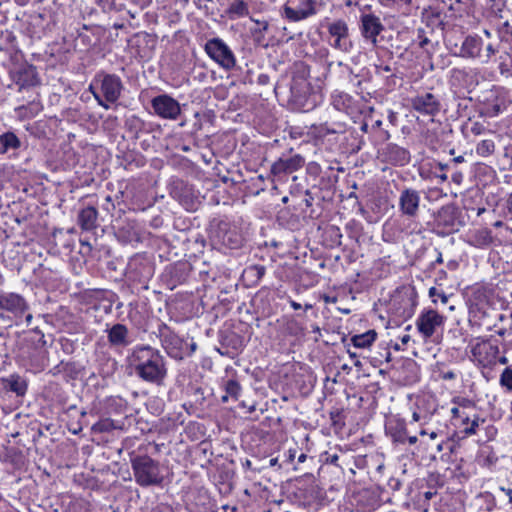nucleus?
<instances>
[{
	"mask_svg": "<svg viewBox=\"0 0 512 512\" xmlns=\"http://www.w3.org/2000/svg\"><path fill=\"white\" fill-rule=\"evenodd\" d=\"M131 366L143 381L161 384L167 374L164 357L150 346L136 347L130 358Z\"/></svg>",
	"mask_w": 512,
	"mask_h": 512,
	"instance_id": "nucleus-1",
	"label": "nucleus"
},
{
	"mask_svg": "<svg viewBox=\"0 0 512 512\" xmlns=\"http://www.w3.org/2000/svg\"><path fill=\"white\" fill-rule=\"evenodd\" d=\"M97 103L105 109L107 103H114L121 94L122 83L118 76L110 74H98L89 86Z\"/></svg>",
	"mask_w": 512,
	"mask_h": 512,
	"instance_id": "nucleus-2",
	"label": "nucleus"
},
{
	"mask_svg": "<svg viewBox=\"0 0 512 512\" xmlns=\"http://www.w3.org/2000/svg\"><path fill=\"white\" fill-rule=\"evenodd\" d=\"M471 360L483 368H491L497 362L499 347L489 339L477 337L469 343Z\"/></svg>",
	"mask_w": 512,
	"mask_h": 512,
	"instance_id": "nucleus-3",
	"label": "nucleus"
},
{
	"mask_svg": "<svg viewBox=\"0 0 512 512\" xmlns=\"http://www.w3.org/2000/svg\"><path fill=\"white\" fill-rule=\"evenodd\" d=\"M136 482L141 486L159 484L162 481L159 465L148 456H139L132 460Z\"/></svg>",
	"mask_w": 512,
	"mask_h": 512,
	"instance_id": "nucleus-4",
	"label": "nucleus"
},
{
	"mask_svg": "<svg viewBox=\"0 0 512 512\" xmlns=\"http://www.w3.org/2000/svg\"><path fill=\"white\" fill-rule=\"evenodd\" d=\"M207 55L221 68L231 70L236 65V58L229 46L220 38L208 40L204 47Z\"/></svg>",
	"mask_w": 512,
	"mask_h": 512,
	"instance_id": "nucleus-5",
	"label": "nucleus"
},
{
	"mask_svg": "<svg viewBox=\"0 0 512 512\" xmlns=\"http://www.w3.org/2000/svg\"><path fill=\"white\" fill-rule=\"evenodd\" d=\"M446 317L432 308L423 309L415 322L418 332L426 341L430 339L438 329L442 328L445 324Z\"/></svg>",
	"mask_w": 512,
	"mask_h": 512,
	"instance_id": "nucleus-6",
	"label": "nucleus"
},
{
	"mask_svg": "<svg viewBox=\"0 0 512 512\" xmlns=\"http://www.w3.org/2000/svg\"><path fill=\"white\" fill-rule=\"evenodd\" d=\"M327 30L330 36V45L342 52H350L352 42L349 38V27L346 21L342 19L335 20L327 24Z\"/></svg>",
	"mask_w": 512,
	"mask_h": 512,
	"instance_id": "nucleus-7",
	"label": "nucleus"
},
{
	"mask_svg": "<svg viewBox=\"0 0 512 512\" xmlns=\"http://www.w3.org/2000/svg\"><path fill=\"white\" fill-rule=\"evenodd\" d=\"M317 12V2L314 0H288L284 7L285 17L294 22L307 19Z\"/></svg>",
	"mask_w": 512,
	"mask_h": 512,
	"instance_id": "nucleus-8",
	"label": "nucleus"
},
{
	"mask_svg": "<svg viewBox=\"0 0 512 512\" xmlns=\"http://www.w3.org/2000/svg\"><path fill=\"white\" fill-rule=\"evenodd\" d=\"M151 104L155 114L162 119L176 120L181 114L179 102L167 94L154 97Z\"/></svg>",
	"mask_w": 512,
	"mask_h": 512,
	"instance_id": "nucleus-9",
	"label": "nucleus"
},
{
	"mask_svg": "<svg viewBox=\"0 0 512 512\" xmlns=\"http://www.w3.org/2000/svg\"><path fill=\"white\" fill-rule=\"evenodd\" d=\"M27 309V302L19 294L6 293L0 295V317H9V314L18 317Z\"/></svg>",
	"mask_w": 512,
	"mask_h": 512,
	"instance_id": "nucleus-10",
	"label": "nucleus"
},
{
	"mask_svg": "<svg viewBox=\"0 0 512 512\" xmlns=\"http://www.w3.org/2000/svg\"><path fill=\"white\" fill-rule=\"evenodd\" d=\"M384 30L380 18L374 14H362L360 17V31L362 36L373 46L378 43L377 37Z\"/></svg>",
	"mask_w": 512,
	"mask_h": 512,
	"instance_id": "nucleus-11",
	"label": "nucleus"
},
{
	"mask_svg": "<svg viewBox=\"0 0 512 512\" xmlns=\"http://www.w3.org/2000/svg\"><path fill=\"white\" fill-rule=\"evenodd\" d=\"M304 165V159L300 155L289 158H279L271 166V173L275 176L293 173Z\"/></svg>",
	"mask_w": 512,
	"mask_h": 512,
	"instance_id": "nucleus-12",
	"label": "nucleus"
},
{
	"mask_svg": "<svg viewBox=\"0 0 512 512\" xmlns=\"http://www.w3.org/2000/svg\"><path fill=\"white\" fill-rule=\"evenodd\" d=\"M412 107L419 113L434 116L440 110V104L431 93L418 95L412 99Z\"/></svg>",
	"mask_w": 512,
	"mask_h": 512,
	"instance_id": "nucleus-13",
	"label": "nucleus"
},
{
	"mask_svg": "<svg viewBox=\"0 0 512 512\" xmlns=\"http://www.w3.org/2000/svg\"><path fill=\"white\" fill-rule=\"evenodd\" d=\"M419 193L412 189L402 191L399 198V206L403 214L415 216L419 208Z\"/></svg>",
	"mask_w": 512,
	"mask_h": 512,
	"instance_id": "nucleus-14",
	"label": "nucleus"
},
{
	"mask_svg": "<svg viewBox=\"0 0 512 512\" xmlns=\"http://www.w3.org/2000/svg\"><path fill=\"white\" fill-rule=\"evenodd\" d=\"M468 243L477 248H486L492 243L491 231L486 228L476 229L468 234Z\"/></svg>",
	"mask_w": 512,
	"mask_h": 512,
	"instance_id": "nucleus-15",
	"label": "nucleus"
},
{
	"mask_svg": "<svg viewBox=\"0 0 512 512\" xmlns=\"http://www.w3.org/2000/svg\"><path fill=\"white\" fill-rule=\"evenodd\" d=\"M108 340L114 346H126L128 341V329L122 324H115L108 330Z\"/></svg>",
	"mask_w": 512,
	"mask_h": 512,
	"instance_id": "nucleus-16",
	"label": "nucleus"
},
{
	"mask_svg": "<svg viewBox=\"0 0 512 512\" xmlns=\"http://www.w3.org/2000/svg\"><path fill=\"white\" fill-rule=\"evenodd\" d=\"M387 159L395 165H405L410 160L409 152L394 144H389L386 148Z\"/></svg>",
	"mask_w": 512,
	"mask_h": 512,
	"instance_id": "nucleus-17",
	"label": "nucleus"
},
{
	"mask_svg": "<svg viewBox=\"0 0 512 512\" xmlns=\"http://www.w3.org/2000/svg\"><path fill=\"white\" fill-rule=\"evenodd\" d=\"M98 212L94 207H86L81 210L78 222L83 230H92L97 225Z\"/></svg>",
	"mask_w": 512,
	"mask_h": 512,
	"instance_id": "nucleus-18",
	"label": "nucleus"
},
{
	"mask_svg": "<svg viewBox=\"0 0 512 512\" xmlns=\"http://www.w3.org/2000/svg\"><path fill=\"white\" fill-rule=\"evenodd\" d=\"M3 383L6 390L16 393L17 396H23L28 388L27 382L19 375H11L3 379Z\"/></svg>",
	"mask_w": 512,
	"mask_h": 512,
	"instance_id": "nucleus-19",
	"label": "nucleus"
},
{
	"mask_svg": "<svg viewBox=\"0 0 512 512\" xmlns=\"http://www.w3.org/2000/svg\"><path fill=\"white\" fill-rule=\"evenodd\" d=\"M226 14L232 20L246 17L249 15V3L245 0H232Z\"/></svg>",
	"mask_w": 512,
	"mask_h": 512,
	"instance_id": "nucleus-20",
	"label": "nucleus"
},
{
	"mask_svg": "<svg viewBox=\"0 0 512 512\" xmlns=\"http://www.w3.org/2000/svg\"><path fill=\"white\" fill-rule=\"evenodd\" d=\"M481 52V45L478 39L467 37L460 48L459 56L465 58H475Z\"/></svg>",
	"mask_w": 512,
	"mask_h": 512,
	"instance_id": "nucleus-21",
	"label": "nucleus"
},
{
	"mask_svg": "<svg viewBox=\"0 0 512 512\" xmlns=\"http://www.w3.org/2000/svg\"><path fill=\"white\" fill-rule=\"evenodd\" d=\"M20 147V140L12 132H6L0 135V154L8 152L10 149Z\"/></svg>",
	"mask_w": 512,
	"mask_h": 512,
	"instance_id": "nucleus-22",
	"label": "nucleus"
},
{
	"mask_svg": "<svg viewBox=\"0 0 512 512\" xmlns=\"http://www.w3.org/2000/svg\"><path fill=\"white\" fill-rule=\"evenodd\" d=\"M376 336L374 330H369L363 334L353 336L351 341L357 348H367L376 340Z\"/></svg>",
	"mask_w": 512,
	"mask_h": 512,
	"instance_id": "nucleus-23",
	"label": "nucleus"
},
{
	"mask_svg": "<svg viewBox=\"0 0 512 512\" xmlns=\"http://www.w3.org/2000/svg\"><path fill=\"white\" fill-rule=\"evenodd\" d=\"M225 395L222 396V402H227L229 398L237 400L240 396L241 386L236 380H228L224 383Z\"/></svg>",
	"mask_w": 512,
	"mask_h": 512,
	"instance_id": "nucleus-24",
	"label": "nucleus"
},
{
	"mask_svg": "<svg viewBox=\"0 0 512 512\" xmlns=\"http://www.w3.org/2000/svg\"><path fill=\"white\" fill-rule=\"evenodd\" d=\"M15 84L18 86L19 92L29 90L32 86V76L27 72H18L15 76Z\"/></svg>",
	"mask_w": 512,
	"mask_h": 512,
	"instance_id": "nucleus-25",
	"label": "nucleus"
},
{
	"mask_svg": "<svg viewBox=\"0 0 512 512\" xmlns=\"http://www.w3.org/2000/svg\"><path fill=\"white\" fill-rule=\"evenodd\" d=\"M480 422H484V420H481L479 416H475L472 420L469 419V422L466 423L459 421V425L463 426V432L466 436H471L476 434Z\"/></svg>",
	"mask_w": 512,
	"mask_h": 512,
	"instance_id": "nucleus-26",
	"label": "nucleus"
},
{
	"mask_svg": "<svg viewBox=\"0 0 512 512\" xmlns=\"http://www.w3.org/2000/svg\"><path fill=\"white\" fill-rule=\"evenodd\" d=\"M499 384L507 391L512 392V368L506 367L499 377Z\"/></svg>",
	"mask_w": 512,
	"mask_h": 512,
	"instance_id": "nucleus-27",
	"label": "nucleus"
},
{
	"mask_svg": "<svg viewBox=\"0 0 512 512\" xmlns=\"http://www.w3.org/2000/svg\"><path fill=\"white\" fill-rule=\"evenodd\" d=\"M493 151H494V143L491 140H483L476 147L477 154H479L481 156L490 155Z\"/></svg>",
	"mask_w": 512,
	"mask_h": 512,
	"instance_id": "nucleus-28",
	"label": "nucleus"
},
{
	"mask_svg": "<svg viewBox=\"0 0 512 512\" xmlns=\"http://www.w3.org/2000/svg\"><path fill=\"white\" fill-rule=\"evenodd\" d=\"M428 294L433 303L437 302L435 297L440 298L442 304H446L448 302V296L444 292L438 291L436 287H431Z\"/></svg>",
	"mask_w": 512,
	"mask_h": 512,
	"instance_id": "nucleus-29",
	"label": "nucleus"
},
{
	"mask_svg": "<svg viewBox=\"0 0 512 512\" xmlns=\"http://www.w3.org/2000/svg\"><path fill=\"white\" fill-rule=\"evenodd\" d=\"M451 414L454 420L462 421L463 423L469 422V416L461 407H453Z\"/></svg>",
	"mask_w": 512,
	"mask_h": 512,
	"instance_id": "nucleus-30",
	"label": "nucleus"
},
{
	"mask_svg": "<svg viewBox=\"0 0 512 512\" xmlns=\"http://www.w3.org/2000/svg\"><path fill=\"white\" fill-rule=\"evenodd\" d=\"M383 7L410 5L412 0H378Z\"/></svg>",
	"mask_w": 512,
	"mask_h": 512,
	"instance_id": "nucleus-31",
	"label": "nucleus"
},
{
	"mask_svg": "<svg viewBox=\"0 0 512 512\" xmlns=\"http://www.w3.org/2000/svg\"><path fill=\"white\" fill-rule=\"evenodd\" d=\"M394 442L405 443L406 441V428L401 424V429L398 432L392 434Z\"/></svg>",
	"mask_w": 512,
	"mask_h": 512,
	"instance_id": "nucleus-32",
	"label": "nucleus"
},
{
	"mask_svg": "<svg viewBox=\"0 0 512 512\" xmlns=\"http://www.w3.org/2000/svg\"><path fill=\"white\" fill-rule=\"evenodd\" d=\"M420 436H427L430 440H436L439 436L438 430L428 431L425 428H421L419 431Z\"/></svg>",
	"mask_w": 512,
	"mask_h": 512,
	"instance_id": "nucleus-33",
	"label": "nucleus"
},
{
	"mask_svg": "<svg viewBox=\"0 0 512 512\" xmlns=\"http://www.w3.org/2000/svg\"><path fill=\"white\" fill-rule=\"evenodd\" d=\"M410 335L409 334H405L403 336L400 337V341H401V344L402 345H407L410 341Z\"/></svg>",
	"mask_w": 512,
	"mask_h": 512,
	"instance_id": "nucleus-34",
	"label": "nucleus"
},
{
	"mask_svg": "<svg viewBox=\"0 0 512 512\" xmlns=\"http://www.w3.org/2000/svg\"><path fill=\"white\" fill-rule=\"evenodd\" d=\"M502 491L508 496L509 502L512 503V490L507 488H502Z\"/></svg>",
	"mask_w": 512,
	"mask_h": 512,
	"instance_id": "nucleus-35",
	"label": "nucleus"
},
{
	"mask_svg": "<svg viewBox=\"0 0 512 512\" xmlns=\"http://www.w3.org/2000/svg\"><path fill=\"white\" fill-rule=\"evenodd\" d=\"M406 440L408 441V443L410 445H414L417 443L418 439L416 436H410V437H406Z\"/></svg>",
	"mask_w": 512,
	"mask_h": 512,
	"instance_id": "nucleus-36",
	"label": "nucleus"
},
{
	"mask_svg": "<svg viewBox=\"0 0 512 512\" xmlns=\"http://www.w3.org/2000/svg\"><path fill=\"white\" fill-rule=\"evenodd\" d=\"M507 209L509 213L512 215V194L509 196L507 200Z\"/></svg>",
	"mask_w": 512,
	"mask_h": 512,
	"instance_id": "nucleus-37",
	"label": "nucleus"
},
{
	"mask_svg": "<svg viewBox=\"0 0 512 512\" xmlns=\"http://www.w3.org/2000/svg\"><path fill=\"white\" fill-rule=\"evenodd\" d=\"M290 305H291V307H292L294 310L301 309V304H300V303H297L296 301H291V302H290Z\"/></svg>",
	"mask_w": 512,
	"mask_h": 512,
	"instance_id": "nucleus-38",
	"label": "nucleus"
},
{
	"mask_svg": "<svg viewBox=\"0 0 512 512\" xmlns=\"http://www.w3.org/2000/svg\"><path fill=\"white\" fill-rule=\"evenodd\" d=\"M497 361H498L500 364L505 365V364H507V363H508V358H507V357H505V356H502V357H500V358H498V357H497Z\"/></svg>",
	"mask_w": 512,
	"mask_h": 512,
	"instance_id": "nucleus-39",
	"label": "nucleus"
},
{
	"mask_svg": "<svg viewBox=\"0 0 512 512\" xmlns=\"http://www.w3.org/2000/svg\"><path fill=\"white\" fill-rule=\"evenodd\" d=\"M412 420L415 422H418L420 420V415L417 412H413L412 414Z\"/></svg>",
	"mask_w": 512,
	"mask_h": 512,
	"instance_id": "nucleus-40",
	"label": "nucleus"
},
{
	"mask_svg": "<svg viewBox=\"0 0 512 512\" xmlns=\"http://www.w3.org/2000/svg\"><path fill=\"white\" fill-rule=\"evenodd\" d=\"M306 460V455L305 454H301L299 457H298V462L302 463Z\"/></svg>",
	"mask_w": 512,
	"mask_h": 512,
	"instance_id": "nucleus-41",
	"label": "nucleus"
},
{
	"mask_svg": "<svg viewBox=\"0 0 512 512\" xmlns=\"http://www.w3.org/2000/svg\"><path fill=\"white\" fill-rule=\"evenodd\" d=\"M278 462V459L277 458H272L270 459V466H275Z\"/></svg>",
	"mask_w": 512,
	"mask_h": 512,
	"instance_id": "nucleus-42",
	"label": "nucleus"
},
{
	"mask_svg": "<svg viewBox=\"0 0 512 512\" xmlns=\"http://www.w3.org/2000/svg\"><path fill=\"white\" fill-rule=\"evenodd\" d=\"M33 334H34V339H35L36 336L41 335V332L34 328Z\"/></svg>",
	"mask_w": 512,
	"mask_h": 512,
	"instance_id": "nucleus-43",
	"label": "nucleus"
},
{
	"mask_svg": "<svg viewBox=\"0 0 512 512\" xmlns=\"http://www.w3.org/2000/svg\"><path fill=\"white\" fill-rule=\"evenodd\" d=\"M32 320V314H27L26 321L30 322Z\"/></svg>",
	"mask_w": 512,
	"mask_h": 512,
	"instance_id": "nucleus-44",
	"label": "nucleus"
},
{
	"mask_svg": "<svg viewBox=\"0 0 512 512\" xmlns=\"http://www.w3.org/2000/svg\"><path fill=\"white\" fill-rule=\"evenodd\" d=\"M494 110H495L494 115H497V114L500 112V108H499V106H495V107H494Z\"/></svg>",
	"mask_w": 512,
	"mask_h": 512,
	"instance_id": "nucleus-45",
	"label": "nucleus"
},
{
	"mask_svg": "<svg viewBox=\"0 0 512 512\" xmlns=\"http://www.w3.org/2000/svg\"><path fill=\"white\" fill-rule=\"evenodd\" d=\"M440 178H441L442 181H444V180L447 179V176L444 174V175H441Z\"/></svg>",
	"mask_w": 512,
	"mask_h": 512,
	"instance_id": "nucleus-46",
	"label": "nucleus"
},
{
	"mask_svg": "<svg viewBox=\"0 0 512 512\" xmlns=\"http://www.w3.org/2000/svg\"><path fill=\"white\" fill-rule=\"evenodd\" d=\"M384 71L389 72V71H390L389 66H385V67H384Z\"/></svg>",
	"mask_w": 512,
	"mask_h": 512,
	"instance_id": "nucleus-47",
	"label": "nucleus"
},
{
	"mask_svg": "<svg viewBox=\"0 0 512 512\" xmlns=\"http://www.w3.org/2000/svg\"><path fill=\"white\" fill-rule=\"evenodd\" d=\"M437 448H438V451H441L442 450V443L438 444Z\"/></svg>",
	"mask_w": 512,
	"mask_h": 512,
	"instance_id": "nucleus-48",
	"label": "nucleus"
},
{
	"mask_svg": "<svg viewBox=\"0 0 512 512\" xmlns=\"http://www.w3.org/2000/svg\"><path fill=\"white\" fill-rule=\"evenodd\" d=\"M354 364H355V366H359V365H360V361H359V360H357V361H355V363H354Z\"/></svg>",
	"mask_w": 512,
	"mask_h": 512,
	"instance_id": "nucleus-49",
	"label": "nucleus"
},
{
	"mask_svg": "<svg viewBox=\"0 0 512 512\" xmlns=\"http://www.w3.org/2000/svg\"><path fill=\"white\" fill-rule=\"evenodd\" d=\"M395 349H396V350H400L401 348H400V346L396 345V346H395Z\"/></svg>",
	"mask_w": 512,
	"mask_h": 512,
	"instance_id": "nucleus-50",
	"label": "nucleus"
},
{
	"mask_svg": "<svg viewBox=\"0 0 512 512\" xmlns=\"http://www.w3.org/2000/svg\"><path fill=\"white\" fill-rule=\"evenodd\" d=\"M426 42H427V39H425V40L422 42V44H421V45L423 46V44H426Z\"/></svg>",
	"mask_w": 512,
	"mask_h": 512,
	"instance_id": "nucleus-51",
	"label": "nucleus"
},
{
	"mask_svg": "<svg viewBox=\"0 0 512 512\" xmlns=\"http://www.w3.org/2000/svg\"><path fill=\"white\" fill-rule=\"evenodd\" d=\"M350 357L354 358V357H355V354L350 353Z\"/></svg>",
	"mask_w": 512,
	"mask_h": 512,
	"instance_id": "nucleus-52",
	"label": "nucleus"
},
{
	"mask_svg": "<svg viewBox=\"0 0 512 512\" xmlns=\"http://www.w3.org/2000/svg\"><path fill=\"white\" fill-rule=\"evenodd\" d=\"M510 318L512 319V313L510 314Z\"/></svg>",
	"mask_w": 512,
	"mask_h": 512,
	"instance_id": "nucleus-53",
	"label": "nucleus"
}]
</instances>
